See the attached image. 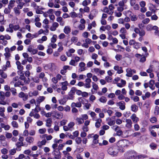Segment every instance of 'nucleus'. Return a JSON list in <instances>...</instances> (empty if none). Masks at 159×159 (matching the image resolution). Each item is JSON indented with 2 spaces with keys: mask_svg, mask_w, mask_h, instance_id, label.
Wrapping results in <instances>:
<instances>
[{
  "mask_svg": "<svg viewBox=\"0 0 159 159\" xmlns=\"http://www.w3.org/2000/svg\"><path fill=\"white\" fill-rule=\"evenodd\" d=\"M107 152L111 156H116L118 152V149L116 146L110 147L108 149Z\"/></svg>",
  "mask_w": 159,
  "mask_h": 159,
  "instance_id": "f257e3e1",
  "label": "nucleus"
},
{
  "mask_svg": "<svg viewBox=\"0 0 159 159\" xmlns=\"http://www.w3.org/2000/svg\"><path fill=\"white\" fill-rule=\"evenodd\" d=\"M79 102L76 103L72 102L71 105V107H80L82 106V103L84 101V99L82 98H80L78 99Z\"/></svg>",
  "mask_w": 159,
  "mask_h": 159,
  "instance_id": "f03ea898",
  "label": "nucleus"
},
{
  "mask_svg": "<svg viewBox=\"0 0 159 159\" xmlns=\"http://www.w3.org/2000/svg\"><path fill=\"white\" fill-rule=\"evenodd\" d=\"M134 31L136 34H139V36L143 37L146 34V32L144 30H140L138 27L134 28Z\"/></svg>",
  "mask_w": 159,
  "mask_h": 159,
  "instance_id": "7ed1b4c3",
  "label": "nucleus"
},
{
  "mask_svg": "<svg viewBox=\"0 0 159 159\" xmlns=\"http://www.w3.org/2000/svg\"><path fill=\"white\" fill-rule=\"evenodd\" d=\"M128 141L125 139L119 140L117 143L118 147H124L127 145Z\"/></svg>",
  "mask_w": 159,
  "mask_h": 159,
  "instance_id": "20e7f679",
  "label": "nucleus"
},
{
  "mask_svg": "<svg viewBox=\"0 0 159 159\" xmlns=\"http://www.w3.org/2000/svg\"><path fill=\"white\" fill-rule=\"evenodd\" d=\"M45 67L47 68L51 71H54L56 69V66L54 63H49L46 65Z\"/></svg>",
  "mask_w": 159,
  "mask_h": 159,
  "instance_id": "39448f33",
  "label": "nucleus"
},
{
  "mask_svg": "<svg viewBox=\"0 0 159 159\" xmlns=\"http://www.w3.org/2000/svg\"><path fill=\"white\" fill-rule=\"evenodd\" d=\"M126 72L127 73L126 74V76L129 77H131L133 74H135L136 73V71L134 69H131L130 68H128L126 70Z\"/></svg>",
  "mask_w": 159,
  "mask_h": 159,
  "instance_id": "423d86ee",
  "label": "nucleus"
},
{
  "mask_svg": "<svg viewBox=\"0 0 159 159\" xmlns=\"http://www.w3.org/2000/svg\"><path fill=\"white\" fill-rule=\"evenodd\" d=\"M112 128L116 132L118 135L120 136L121 135L122 132L118 126L116 125L112 127Z\"/></svg>",
  "mask_w": 159,
  "mask_h": 159,
  "instance_id": "0eeeda50",
  "label": "nucleus"
},
{
  "mask_svg": "<svg viewBox=\"0 0 159 159\" xmlns=\"http://www.w3.org/2000/svg\"><path fill=\"white\" fill-rule=\"evenodd\" d=\"M53 155L55 159H61V152L59 150H54L53 151Z\"/></svg>",
  "mask_w": 159,
  "mask_h": 159,
  "instance_id": "6e6552de",
  "label": "nucleus"
},
{
  "mask_svg": "<svg viewBox=\"0 0 159 159\" xmlns=\"http://www.w3.org/2000/svg\"><path fill=\"white\" fill-rule=\"evenodd\" d=\"M117 106H119L120 109L124 110L125 108V103L124 101H120L116 103Z\"/></svg>",
  "mask_w": 159,
  "mask_h": 159,
  "instance_id": "1a4fd4ad",
  "label": "nucleus"
},
{
  "mask_svg": "<svg viewBox=\"0 0 159 159\" xmlns=\"http://www.w3.org/2000/svg\"><path fill=\"white\" fill-rule=\"evenodd\" d=\"M158 27L156 26H152L151 24H148L146 26V30L148 31H150L152 30H157Z\"/></svg>",
  "mask_w": 159,
  "mask_h": 159,
  "instance_id": "9d476101",
  "label": "nucleus"
},
{
  "mask_svg": "<svg viewBox=\"0 0 159 159\" xmlns=\"http://www.w3.org/2000/svg\"><path fill=\"white\" fill-rule=\"evenodd\" d=\"M18 96L20 98H22L23 99V100L24 101L27 100L28 98V95L25 94L23 92H20L18 94Z\"/></svg>",
  "mask_w": 159,
  "mask_h": 159,
  "instance_id": "9b49d317",
  "label": "nucleus"
},
{
  "mask_svg": "<svg viewBox=\"0 0 159 159\" xmlns=\"http://www.w3.org/2000/svg\"><path fill=\"white\" fill-rule=\"evenodd\" d=\"M59 26V25L58 23L54 22L50 27V30L51 31H55L56 30L57 28Z\"/></svg>",
  "mask_w": 159,
  "mask_h": 159,
  "instance_id": "f8f14e48",
  "label": "nucleus"
},
{
  "mask_svg": "<svg viewBox=\"0 0 159 159\" xmlns=\"http://www.w3.org/2000/svg\"><path fill=\"white\" fill-rule=\"evenodd\" d=\"M135 57L138 58H140L139 61L141 62H144L146 61V59L145 56L142 57V55L139 54H136Z\"/></svg>",
  "mask_w": 159,
  "mask_h": 159,
  "instance_id": "ddd939ff",
  "label": "nucleus"
},
{
  "mask_svg": "<svg viewBox=\"0 0 159 159\" xmlns=\"http://www.w3.org/2000/svg\"><path fill=\"white\" fill-rule=\"evenodd\" d=\"M62 85L61 89L63 91H66L67 89V86L68 85V83L67 81H66L65 82H62L61 83Z\"/></svg>",
  "mask_w": 159,
  "mask_h": 159,
  "instance_id": "4468645a",
  "label": "nucleus"
},
{
  "mask_svg": "<svg viewBox=\"0 0 159 159\" xmlns=\"http://www.w3.org/2000/svg\"><path fill=\"white\" fill-rule=\"evenodd\" d=\"M63 32L66 34H69L71 31L70 27L69 25L65 26L63 29Z\"/></svg>",
  "mask_w": 159,
  "mask_h": 159,
  "instance_id": "2eb2a0df",
  "label": "nucleus"
},
{
  "mask_svg": "<svg viewBox=\"0 0 159 159\" xmlns=\"http://www.w3.org/2000/svg\"><path fill=\"white\" fill-rule=\"evenodd\" d=\"M126 127L129 129L131 128L132 127V122L131 120L130 119H127L126 120Z\"/></svg>",
  "mask_w": 159,
  "mask_h": 159,
  "instance_id": "dca6fc26",
  "label": "nucleus"
},
{
  "mask_svg": "<svg viewBox=\"0 0 159 159\" xmlns=\"http://www.w3.org/2000/svg\"><path fill=\"white\" fill-rule=\"evenodd\" d=\"M85 64L83 62H81L79 64V66L80 67L79 69V71L80 72L84 71L86 69L85 67Z\"/></svg>",
  "mask_w": 159,
  "mask_h": 159,
  "instance_id": "f3484780",
  "label": "nucleus"
},
{
  "mask_svg": "<svg viewBox=\"0 0 159 159\" xmlns=\"http://www.w3.org/2000/svg\"><path fill=\"white\" fill-rule=\"evenodd\" d=\"M53 116L56 117L57 119H61L63 117V114L61 113H59L58 112H56L54 113Z\"/></svg>",
  "mask_w": 159,
  "mask_h": 159,
  "instance_id": "a211bd4d",
  "label": "nucleus"
},
{
  "mask_svg": "<svg viewBox=\"0 0 159 159\" xmlns=\"http://www.w3.org/2000/svg\"><path fill=\"white\" fill-rule=\"evenodd\" d=\"M76 91V89L75 87H72L69 93V95H71V96L70 98H69L70 99L72 100L73 98V97L72 96L75 94Z\"/></svg>",
  "mask_w": 159,
  "mask_h": 159,
  "instance_id": "6ab92c4d",
  "label": "nucleus"
},
{
  "mask_svg": "<svg viewBox=\"0 0 159 159\" xmlns=\"http://www.w3.org/2000/svg\"><path fill=\"white\" fill-rule=\"evenodd\" d=\"M130 118L134 123H137L139 121V118L137 117L136 115L135 114H133L131 116Z\"/></svg>",
  "mask_w": 159,
  "mask_h": 159,
  "instance_id": "aec40b11",
  "label": "nucleus"
},
{
  "mask_svg": "<svg viewBox=\"0 0 159 159\" xmlns=\"http://www.w3.org/2000/svg\"><path fill=\"white\" fill-rule=\"evenodd\" d=\"M122 68V67H119L118 66H115L114 67V69L115 70L117 71V73L119 74L122 73L123 72V70Z\"/></svg>",
  "mask_w": 159,
  "mask_h": 159,
  "instance_id": "412c9836",
  "label": "nucleus"
},
{
  "mask_svg": "<svg viewBox=\"0 0 159 159\" xmlns=\"http://www.w3.org/2000/svg\"><path fill=\"white\" fill-rule=\"evenodd\" d=\"M75 50L73 48H71L68 50L66 52V55L68 57H71L72 56V53L75 52Z\"/></svg>",
  "mask_w": 159,
  "mask_h": 159,
  "instance_id": "4be33fe9",
  "label": "nucleus"
},
{
  "mask_svg": "<svg viewBox=\"0 0 159 159\" xmlns=\"http://www.w3.org/2000/svg\"><path fill=\"white\" fill-rule=\"evenodd\" d=\"M45 98L43 96H39L36 100V102L39 105L42 102H43L45 100Z\"/></svg>",
  "mask_w": 159,
  "mask_h": 159,
  "instance_id": "5701e85b",
  "label": "nucleus"
},
{
  "mask_svg": "<svg viewBox=\"0 0 159 159\" xmlns=\"http://www.w3.org/2000/svg\"><path fill=\"white\" fill-rule=\"evenodd\" d=\"M25 141L29 143V144H30L33 143L34 141V138L31 136H27L26 138L25 139Z\"/></svg>",
  "mask_w": 159,
  "mask_h": 159,
  "instance_id": "b1692460",
  "label": "nucleus"
},
{
  "mask_svg": "<svg viewBox=\"0 0 159 159\" xmlns=\"http://www.w3.org/2000/svg\"><path fill=\"white\" fill-rule=\"evenodd\" d=\"M20 9L17 6L13 8V11L16 16H19L20 15L21 12Z\"/></svg>",
  "mask_w": 159,
  "mask_h": 159,
  "instance_id": "393cba45",
  "label": "nucleus"
},
{
  "mask_svg": "<svg viewBox=\"0 0 159 159\" xmlns=\"http://www.w3.org/2000/svg\"><path fill=\"white\" fill-rule=\"evenodd\" d=\"M47 142L46 140V139H44L42 141H39L37 143V145L39 147L41 148L42 146L45 145Z\"/></svg>",
  "mask_w": 159,
  "mask_h": 159,
  "instance_id": "a878e982",
  "label": "nucleus"
},
{
  "mask_svg": "<svg viewBox=\"0 0 159 159\" xmlns=\"http://www.w3.org/2000/svg\"><path fill=\"white\" fill-rule=\"evenodd\" d=\"M4 38L3 35H0V40L2 41L1 43L4 46L6 45L7 43V41Z\"/></svg>",
  "mask_w": 159,
  "mask_h": 159,
  "instance_id": "bb28decb",
  "label": "nucleus"
},
{
  "mask_svg": "<svg viewBox=\"0 0 159 159\" xmlns=\"http://www.w3.org/2000/svg\"><path fill=\"white\" fill-rule=\"evenodd\" d=\"M5 111V108L3 107H0V116L4 118H5V115L4 112Z\"/></svg>",
  "mask_w": 159,
  "mask_h": 159,
  "instance_id": "cd10ccee",
  "label": "nucleus"
},
{
  "mask_svg": "<svg viewBox=\"0 0 159 159\" xmlns=\"http://www.w3.org/2000/svg\"><path fill=\"white\" fill-rule=\"evenodd\" d=\"M97 13V10L96 9H93L92 10L90 13V14L89 15V18L90 20H93L94 17L95 16L94 15H93L92 14V13Z\"/></svg>",
  "mask_w": 159,
  "mask_h": 159,
  "instance_id": "c85d7f7f",
  "label": "nucleus"
},
{
  "mask_svg": "<svg viewBox=\"0 0 159 159\" xmlns=\"http://www.w3.org/2000/svg\"><path fill=\"white\" fill-rule=\"evenodd\" d=\"M42 138H46V141H49L51 140L52 138V135H48L47 134H44L42 135Z\"/></svg>",
  "mask_w": 159,
  "mask_h": 159,
  "instance_id": "c756f323",
  "label": "nucleus"
},
{
  "mask_svg": "<svg viewBox=\"0 0 159 159\" xmlns=\"http://www.w3.org/2000/svg\"><path fill=\"white\" fill-rule=\"evenodd\" d=\"M39 94V92L37 90H34L33 92H30L29 93V96L30 97L33 96H36Z\"/></svg>",
  "mask_w": 159,
  "mask_h": 159,
  "instance_id": "7c9ffc66",
  "label": "nucleus"
},
{
  "mask_svg": "<svg viewBox=\"0 0 159 159\" xmlns=\"http://www.w3.org/2000/svg\"><path fill=\"white\" fill-rule=\"evenodd\" d=\"M15 3V0H10L9 2L8 7L11 8V9H12L13 8V7L14 6Z\"/></svg>",
  "mask_w": 159,
  "mask_h": 159,
  "instance_id": "2f4dec72",
  "label": "nucleus"
},
{
  "mask_svg": "<svg viewBox=\"0 0 159 159\" xmlns=\"http://www.w3.org/2000/svg\"><path fill=\"white\" fill-rule=\"evenodd\" d=\"M45 76V73L43 72H41L38 75V77L39 79H44L45 81H46L47 80V79L46 78L44 77Z\"/></svg>",
  "mask_w": 159,
  "mask_h": 159,
  "instance_id": "473e14b6",
  "label": "nucleus"
},
{
  "mask_svg": "<svg viewBox=\"0 0 159 159\" xmlns=\"http://www.w3.org/2000/svg\"><path fill=\"white\" fill-rule=\"evenodd\" d=\"M52 122V121L51 118H48L46 120V125L47 127H50L51 126Z\"/></svg>",
  "mask_w": 159,
  "mask_h": 159,
  "instance_id": "72a5a7b5",
  "label": "nucleus"
},
{
  "mask_svg": "<svg viewBox=\"0 0 159 159\" xmlns=\"http://www.w3.org/2000/svg\"><path fill=\"white\" fill-rule=\"evenodd\" d=\"M102 122V120L100 118H98L96 120L95 123V126L97 128H99L101 126V123Z\"/></svg>",
  "mask_w": 159,
  "mask_h": 159,
  "instance_id": "f704fd0d",
  "label": "nucleus"
},
{
  "mask_svg": "<svg viewBox=\"0 0 159 159\" xmlns=\"http://www.w3.org/2000/svg\"><path fill=\"white\" fill-rule=\"evenodd\" d=\"M155 83V81L153 80H151L149 82V84L150 85L149 87L152 90H154L155 87L154 86L153 84Z\"/></svg>",
  "mask_w": 159,
  "mask_h": 159,
  "instance_id": "c9c22d12",
  "label": "nucleus"
},
{
  "mask_svg": "<svg viewBox=\"0 0 159 159\" xmlns=\"http://www.w3.org/2000/svg\"><path fill=\"white\" fill-rule=\"evenodd\" d=\"M151 95V94L149 92H147L145 93V95H143L142 96L143 100H145L147 98H149Z\"/></svg>",
  "mask_w": 159,
  "mask_h": 159,
  "instance_id": "e433bc0d",
  "label": "nucleus"
},
{
  "mask_svg": "<svg viewBox=\"0 0 159 159\" xmlns=\"http://www.w3.org/2000/svg\"><path fill=\"white\" fill-rule=\"evenodd\" d=\"M91 3L90 0H85L82 2V5L84 7L87 6Z\"/></svg>",
  "mask_w": 159,
  "mask_h": 159,
  "instance_id": "4c0bfd02",
  "label": "nucleus"
},
{
  "mask_svg": "<svg viewBox=\"0 0 159 159\" xmlns=\"http://www.w3.org/2000/svg\"><path fill=\"white\" fill-rule=\"evenodd\" d=\"M149 129L151 135L153 137H156L157 135V133L155 132L154 131V130H153V129L149 128Z\"/></svg>",
  "mask_w": 159,
  "mask_h": 159,
  "instance_id": "58836bf2",
  "label": "nucleus"
},
{
  "mask_svg": "<svg viewBox=\"0 0 159 159\" xmlns=\"http://www.w3.org/2000/svg\"><path fill=\"white\" fill-rule=\"evenodd\" d=\"M131 108V110L134 112H136L138 110V107L135 104L132 105Z\"/></svg>",
  "mask_w": 159,
  "mask_h": 159,
  "instance_id": "ea45409f",
  "label": "nucleus"
},
{
  "mask_svg": "<svg viewBox=\"0 0 159 159\" xmlns=\"http://www.w3.org/2000/svg\"><path fill=\"white\" fill-rule=\"evenodd\" d=\"M11 92L12 95L13 96H15L16 95L17 93L16 92V89L14 88H11Z\"/></svg>",
  "mask_w": 159,
  "mask_h": 159,
  "instance_id": "a19ab883",
  "label": "nucleus"
},
{
  "mask_svg": "<svg viewBox=\"0 0 159 159\" xmlns=\"http://www.w3.org/2000/svg\"><path fill=\"white\" fill-rule=\"evenodd\" d=\"M11 125L12 126L15 128H17L19 127L18 124L17 122L16 121H12L11 122Z\"/></svg>",
  "mask_w": 159,
  "mask_h": 159,
  "instance_id": "79ce46f5",
  "label": "nucleus"
},
{
  "mask_svg": "<svg viewBox=\"0 0 159 159\" xmlns=\"http://www.w3.org/2000/svg\"><path fill=\"white\" fill-rule=\"evenodd\" d=\"M75 141L77 144H80L81 143L82 140L81 137H77L75 139Z\"/></svg>",
  "mask_w": 159,
  "mask_h": 159,
  "instance_id": "37998d69",
  "label": "nucleus"
},
{
  "mask_svg": "<svg viewBox=\"0 0 159 159\" xmlns=\"http://www.w3.org/2000/svg\"><path fill=\"white\" fill-rule=\"evenodd\" d=\"M31 6L35 10L39 8V6H38L34 2H33L31 3Z\"/></svg>",
  "mask_w": 159,
  "mask_h": 159,
  "instance_id": "c03bdc74",
  "label": "nucleus"
},
{
  "mask_svg": "<svg viewBox=\"0 0 159 159\" xmlns=\"http://www.w3.org/2000/svg\"><path fill=\"white\" fill-rule=\"evenodd\" d=\"M131 20L132 21H136L138 19V17L137 16L133 15L130 16Z\"/></svg>",
  "mask_w": 159,
  "mask_h": 159,
  "instance_id": "a18cd8bd",
  "label": "nucleus"
},
{
  "mask_svg": "<svg viewBox=\"0 0 159 159\" xmlns=\"http://www.w3.org/2000/svg\"><path fill=\"white\" fill-rule=\"evenodd\" d=\"M5 92L2 91H0V99H5Z\"/></svg>",
  "mask_w": 159,
  "mask_h": 159,
  "instance_id": "49530a36",
  "label": "nucleus"
},
{
  "mask_svg": "<svg viewBox=\"0 0 159 159\" xmlns=\"http://www.w3.org/2000/svg\"><path fill=\"white\" fill-rule=\"evenodd\" d=\"M102 11L104 12L107 13L109 15H111L112 14V13H111L110 12H109V10L108 8L107 7H106L103 8L102 10Z\"/></svg>",
  "mask_w": 159,
  "mask_h": 159,
  "instance_id": "de8ad7c7",
  "label": "nucleus"
},
{
  "mask_svg": "<svg viewBox=\"0 0 159 159\" xmlns=\"http://www.w3.org/2000/svg\"><path fill=\"white\" fill-rule=\"evenodd\" d=\"M140 46L141 43L139 42H136L134 44V45L133 47L134 48L136 49H138L140 48Z\"/></svg>",
  "mask_w": 159,
  "mask_h": 159,
  "instance_id": "09e8293b",
  "label": "nucleus"
},
{
  "mask_svg": "<svg viewBox=\"0 0 159 159\" xmlns=\"http://www.w3.org/2000/svg\"><path fill=\"white\" fill-rule=\"evenodd\" d=\"M31 80L34 82L35 83H39L40 81V80L38 77H32L31 78Z\"/></svg>",
  "mask_w": 159,
  "mask_h": 159,
  "instance_id": "8fccbe9b",
  "label": "nucleus"
},
{
  "mask_svg": "<svg viewBox=\"0 0 159 159\" xmlns=\"http://www.w3.org/2000/svg\"><path fill=\"white\" fill-rule=\"evenodd\" d=\"M76 120L79 124H82L84 122V120L81 118L77 117L76 119Z\"/></svg>",
  "mask_w": 159,
  "mask_h": 159,
  "instance_id": "3c124183",
  "label": "nucleus"
},
{
  "mask_svg": "<svg viewBox=\"0 0 159 159\" xmlns=\"http://www.w3.org/2000/svg\"><path fill=\"white\" fill-rule=\"evenodd\" d=\"M0 75L3 79H6L7 77V75L6 73L3 72L2 70L0 72Z\"/></svg>",
  "mask_w": 159,
  "mask_h": 159,
  "instance_id": "603ef678",
  "label": "nucleus"
},
{
  "mask_svg": "<svg viewBox=\"0 0 159 159\" xmlns=\"http://www.w3.org/2000/svg\"><path fill=\"white\" fill-rule=\"evenodd\" d=\"M57 35L56 34H54L52 37L51 38V41L52 43H55L57 41Z\"/></svg>",
  "mask_w": 159,
  "mask_h": 159,
  "instance_id": "864d4df0",
  "label": "nucleus"
},
{
  "mask_svg": "<svg viewBox=\"0 0 159 159\" xmlns=\"http://www.w3.org/2000/svg\"><path fill=\"white\" fill-rule=\"evenodd\" d=\"M154 113L155 115L159 114V107L158 106H156L155 108Z\"/></svg>",
  "mask_w": 159,
  "mask_h": 159,
  "instance_id": "5fc2aeb1",
  "label": "nucleus"
},
{
  "mask_svg": "<svg viewBox=\"0 0 159 159\" xmlns=\"http://www.w3.org/2000/svg\"><path fill=\"white\" fill-rule=\"evenodd\" d=\"M71 41L72 43H75L78 41V38L75 36H73L71 38Z\"/></svg>",
  "mask_w": 159,
  "mask_h": 159,
  "instance_id": "6e6d98bb",
  "label": "nucleus"
},
{
  "mask_svg": "<svg viewBox=\"0 0 159 159\" xmlns=\"http://www.w3.org/2000/svg\"><path fill=\"white\" fill-rule=\"evenodd\" d=\"M99 100L101 102L105 103L107 102V99L105 97L102 96L99 99Z\"/></svg>",
  "mask_w": 159,
  "mask_h": 159,
  "instance_id": "4d7b16f0",
  "label": "nucleus"
},
{
  "mask_svg": "<svg viewBox=\"0 0 159 159\" xmlns=\"http://www.w3.org/2000/svg\"><path fill=\"white\" fill-rule=\"evenodd\" d=\"M58 46H59V47L57 49V51L59 52H61L63 50V47L61 45V44L60 43H58Z\"/></svg>",
  "mask_w": 159,
  "mask_h": 159,
  "instance_id": "13d9d810",
  "label": "nucleus"
},
{
  "mask_svg": "<svg viewBox=\"0 0 159 159\" xmlns=\"http://www.w3.org/2000/svg\"><path fill=\"white\" fill-rule=\"evenodd\" d=\"M70 15L72 18H75L77 17L78 16V15L74 11H72L70 13Z\"/></svg>",
  "mask_w": 159,
  "mask_h": 159,
  "instance_id": "bf43d9fd",
  "label": "nucleus"
},
{
  "mask_svg": "<svg viewBox=\"0 0 159 159\" xmlns=\"http://www.w3.org/2000/svg\"><path fill=\"white\" fill-rule=\"evenodd\" d=\"M11 9L8 7L7 8H6L4 10V12L6 14H9L10 13Z\"/></svg>",
  "mask_w": 159,
  "mask_h": 159,
  "instance_id": "052dcab7",
  "label": "nucleus"
},
{
  "mask_svg": "<svg viewBox=\"0 0 159 159\" xmlns=\"http://www.w3.org/2000/svg\"><path fill=\"white\" fill-rule=\"evenodd\" d=\"M19 79V77L16 76L10 82L11 84H13L15 83V82L16 81Z\"/></svg>",
  "mask_w": 159,
  "mask_h": 159,
  "instance_id": "680f3d73",
  "label": "nucleus"
},
{
  "mask_svg": "<svg viewBox=\"0 0 159 159\" xmlns=\"http://www.w3.org/2000/svg\"><path fill=\"white\" fill-rule=\"evenodd\" d=\"M78 28L80 30H82L85 29V25L81 24L78 26Z\"/></svg>",
  "mask_w": 159,
  "mask_h": 159,
  "instance_id": "e2e57ef3",
  "label": "nucleus"
},
{
  "mask_svg": "<svg viewBox=\"0 0 159 159\" xmlns=\"http://www.w3.org/2000/svg\"><path fill=\"white\" fill-rule=\"evenodd\" d=\"M150 121L152 123H154L157 122V119L155 117H152L150 119Z\"/></svg>",
  "mask_w": 159,
  "mask_h": 159,
  "instance_id": "0e129e2a",
  "label": "nucleus"
},
{
  "mask_svg": "<svg viewBox=\"0 0 159 159\" xmlns=\"http://www.w3.org/2000/svg\"><path fill=\"white\" fill-rule=\"evenodd\" d=\"M120 32L121 34H125L127 33V31L125 28L122 27L120 30Z\"/></svg>",
  "mask_w": 159,
  "mask_h": 159,
  "instance_id": "69168bd1",
  "label": "nucleus"
},
{
  "mask_svg": "<svg viewBox=\"0 0 159 159\" xmlns=\"http://www.w3.org/2000/svg\"><path fill=\"white\" fill-rule=\"evenodd\" d=\"M149 22L150 19L148 18H146L143 20L142 21V22L144 24H147Z\"/></svg>",
  "mask_w": 159,
  "mask_h": 159,
  "instance_id": "338daca9",
  "label": "nucleus"
},
{
  "mask_svg": "<svg viewBox=\"0 0 159 159\" xmlns=\"http://www.w3.org/2000/svg\"><path fill=\"white\" fill-rule=\"evenodd\" d=\"M104 154L103 153H100L98 155L96 159H103Z\"/></svg>",
  "mask_w": 159,
  "mask_h": 159,
  "instance_id": "774afa93",
  "label": "nucleus"
}]
</instances>
